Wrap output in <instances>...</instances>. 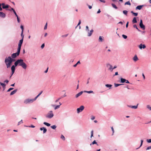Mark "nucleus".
<instances>
[{
  "mask_svg": "<svg viewBox=\"0 0 151 151\" xmlns=\"http://www.w3.org/2000/svg\"><path fill=\"white\" fill-rule=\"evenodd\" d=\"M123 84H117V83H115L114 84V86L115 87H117L119 86H120V85H123Z\"/></svg>",
  "mask_w": 151,
  "mask_h": 151,
  "instance_id": "nucleus-26",
  "label": "nucleus"
},
{
  "mask_svg": "<svg viewBox=\"0 0 151 151\" xmlns=\"http://www.w3.org/2000/svg\"><path fill=\"white\" fill-rule=\"evenodd\" d=\"M14 89V88H9L8 90L7 91V92H9L12 90Z\"/></svg>",
  "mask_w": 151,
  "mask_h": 151,
  "instance_id": "nucleus-41",
  "label": "nucleus"
},
{
  "mask_svg": "<svg viewBox=\"0 0 151 151\" xmlns=\"http://www.w3.org/2000/svg\"><path fill=\"white\" fill-rule=\"evenodd\" d=\"M23 123V122H22V120H21L18 123V125H19L20 124H21V123Z\"/></svg>",
  "mask_w": 151,
  "mask_h": 151,
  "instance_id": "nucleus-48",
  "label": "nucleus"
},
{
  "mask_svg": "<svg viewBox=\"0 0 151 151\" xmlns=\"http://www.w3.org/2000/svg\"><path fill=\"white\" fill-rule=\"evenodd\" d=\"M1 4L2 6V8L3 9H6L9 8V6L8 5H5V4L4 3H2Z\"/></svg>",
  "mask_w": 151,
  "mask_h": 151,
  "instance_id": "nucleus-11",
  "label": "nucleus"
},
{
  "mask_svg": "<svg viewBox=\"0 0 151 151\" xmlns=\"http://www.w3.org/2000/svg\"><path fill=\"white\" fill-rule=\"evenodd\" d=\"M132 22L134 24L135 23H136L137 22V21L136 20V18L134 17L133 18V20L132 21Z\"/></svg>",
  "mask_w": 151,
  "mask_h": 151,
  "instance_id": "nucleus-22",
  "label": "nucleus"
},
{
  "mask_svg": "<svg viewBox=\"0 0 151 151\" xmlns=\"http://www.w3.org/2000/svg\"><path fill=\"white\" fill-rule=\"evenodd\" d=\"M17 17V20L18 22V23H19V22H20V20H19V18L18 16Z\"/></svg>",
  "mask_w": 151,
  "mask_h": 151,
  "instance_id": "nucleus-53",
  "label": "nucleus"
},
{
  "mask_svg": "<svg viewBox=\"0 0 151 151\" xmlns=\"http://www.w3.org/2000/svg\"><path fill=\"white\" fill-rule=\"evenodd\" d=\"M147 109L151 110V107H150V106L149 105H147Z\"/></svg>",
  "mask_w": 151,
  "mask_h": 151,
  "instance_id": "nucleus-42",
  "label": "nucleus"
},
{
  "mask_svg": "<svg viewBox=\"0 0 151 151\" xmlns=\"http://www.w3.org/2000/svg\"><path fill=\"white\" fill-rule=\"evenodd\" d=\"M93 130H92L91 132V138L93 136Z\"/></svg>",
  "mask_w": 151,
  "mask_h": 151,
  "instance_id": "nucleus-44",
  "label": "nucleus"
},
{
  "mask_svg": "<svg viewBox=\"0 0 151 151\" xmlns=\"http://www.w3.org/2000/svg\"><path fill=\"white\" fill-rule=\"evenodd\" d=\"M139 47L141 49L142 48L145 49L146 47V46L144 44L143 45L142 44H141L139 46Z\"/></svg>",
  "mask_w": 151,
  "mask_h": 151,
  "instance_id": "nucleus-10",
  "label": "nucleus"
},
{
  "mask_svg": "<svg viewBox=\"0 0 151 151\" xmlns=\"http://www.w3.org/2000/svg\"><path fill=\"white\" fill-rule=\"evenodd\" d=\"M39 97V96L37 95L34 99H33V101L36 100L37 98Z\"/></svg>",
  "mask_w": 151,
  "mask_h": 151,
  "instance_id": "nucleus-50",
  "label": "nucleus"
},
{
  "mask_svg": "<svg viewBox=\"0 0 151 151\" xmlns=\"http://www.w3.org/2000/svg\"><path fill=\"white\" fill-rule=\"evenodd\" d=\"M83 93V91H81L80 92H79L76 95V98H78V97H79V96H81Z\"/></svg>",
  "mask_w": 151,
  "mask_h": 151,
  "instance_id": "nucleus-18",
  "label": "nucleus"
},
{
  "mask_svg": "<svg viewBox=\"0 0 151 151\" xmlns=\"http://www.w3.org/2000/svg\"><path fill=\"white\" fill-rule=\"evenodd\" d=\"M0 84L2 86V87L4 88V90L5 88L6 84L5 83H2L1 82H0Z\"/></svg>",
  "mask_w": 151,
  "mask_h": 151,
  "instance_id": "nucleus-20",
  "label": "nucleus"
},
{
  "mask_svg": "<svg viewBox=\"0 0 151 151\" xmlns=\"http://www.w3.org/2000/svg\"><path fill=\"white\" fill-rule=\"evenodd\" d=\"M21 28L22 29V32H23V30H24V27L22 25H21L20 26Z\"/></svg>",
  "mask_w": 151,
  "mask_h": 151,
  "instance_id": "nucleus-51",
  "label": "nucleus"
},
{
  "mask_svg": "<svg viewBox=\"0 0 151 151\" xmlns=\"http://www.w3.org/2000/svg\"><path fill=\"white\" fill-rule=\"evenodd\" d=\"M60 138L62 139L63 140H65V138L64 136L62 134L60 137Z\"/></svg>",
  "mask_w": 151,
  "mask_h": 151,
  "instance_id": "nucleus-37",
  "label": "nucleus"
},
{
  "mask_svg": "<svg viewBox=\"0 0 151 151\" xmlns=\"http://www.w3.org/2000/svg\"><path fill=\"white\" fill-rule=\"evenodd\" d=\"M95 118V117L94 116H92L91 118V119L92 120H94Z\"/></svg>",
  "mask_w": 151,
  "mask_h": 151,
  "instance_id": "nucleus-62",
  "label": "nucleus"
},
{
  "mask_svg": "<svg viewBox=\"0 0 151 151\" xmlns=\"http://www.w3.org/2000/svg\"><path fill=\"white\" fill-rule=\"evenodd\" d=\"M15 61V60L12 58L11 57L9 56L7 58H6L5 60V63L6 65L7 68L10 67L12 62Z\"/></svg>",
  "mask_w": 151,
  "mask_h": 151,
  "instance_id": "nucleus-1",
  "label": "nucleus"
},
{
  "mask_svg": "<svg viewBox=\"0 0 151 151\" xmlns=\"http://www.w3.org/2000/svg\"><path fill=\"white\" fill-rule=\"evenodd\" d=\"M50 127L52 129H55L56 128L57 126H56L55 125H53L52 126Z\"/></svg>",
  "mask_w": 151,
  "mask_h": 151,
  "instance_id": "nucleus-28",
  "label": "nucleus"
},
{
  "mask_svg": "<svg viewBox=\"0 0 151 151\" xmlns=\"http://www.w3.org/2000/svg\"><path fill=\"white\" fill-rule=\"evenodd\" d=\"M23 38H24V36H23L22 39L19 40V43L18 44V48L17 49L19 50H20L22 45L23 43Z\"/></svg>",
  "mask_w": 151,
  "mask_h": 151,
  "instance_id": "nucleus-5",
  "label": "nucleus"
},
{
  "mask_svg": "<svg viewBox=\"0 0 151 151\" xmlns=\"http://www.w3.org/2000/svg\"><path fill=\"white\" fill-rule=\"evenodd\" d=\"M14 12V14H15V15H16V17L18 16V15H17V13H16V12L15 11V10H14V12Z\"/></svg>",
  "mask_w": 151,
  "mask_h": 151,
  "instance_id": "nucleus-58",
  "label": "nucleus"
},
{
  "mask_svg": "<svg viewBox=\"0 0 151 151\" xmlns=\"http://www.w3.org/2000/svg\"><path fill=\"white\" fill-rule=\"evenodd\" d=\"M81 20H79V22L77 25V26L76 27H76L79 25H80V24H81Z\"/></svg>",
  "mask_w": 151,
  "mask_h": 151,
  "instance_id": "nucleus-46",
  "label": "nucleus"
},
{
  "mask_svg": "<svg viewBox=\"0 0 151 151\" xmlns=\"http://www.w3.org/2000/svg\"><path fill=\"white\" fill-rule=\"evenodd\" d=\"M103 40V37L101 36H100L99 39V42H102Z\"/></svg>",
  "mask_w": 151,
  "mask_h": 151,
  "instance_id": "nucleus-24",
  "label": "nucleus"
},
{
  "mask_svg": "<svg viewBox=\"0 0 151 151\" xmlns=\"http://www.w3.org/2000/svg\"><path fill=\"white\" fill-rule=\"evenodd\" d=\"M146 141L148 143H151V139H147Z\"/></svg>",
  "mask_w": 151,
  "mask_h": 151,
  "instance_id": "nucleus-43",
  "label": "nucleus"
},
{
  "mask_svg": "<svg viewBox=\"0 0 151 151\" xmlns=\"http://www.w3.org/2000/svg\"><path fill=\"white\" fill-rule=\"evenodd\" d=\"M127 13L128 12L126 10H124L123 11V13L126 15H127Z\"/></svg>",
  "mask_w": 151,
  "mask_h": 151,
  "instance_id": "nucleus-38",
  "label": "nucleus"
},
{
  "mask_svg": "<svg viewBox=\"0 0 151 151\" xmlns=\"http://www.w3.org/2000/svg\"><path fill=\"white\" fill-rule=\"evenodd\" d=\"M35 126L33 125H31L30 126H29V127H32V128H34L35 127Z\"/></svg>",
  "mask_w": 151,
  "mask_h": 151,
  "instance_id": "nucleus-60",
  "label": "nucleus"
},
{
  "mask_svg": "<svg viewBox=\"0 0 151 151\" xmlns=\"http://www.w3.org/2000/svg\"><path fill=\"white\" fill-rule=\"evenodd\" d=\"M17 91V89H15L12 91L10 93V95L12 96L15 94Z\"/></svg>",
  "mask_w": 151,
  "mask_h": 151,
  "instance_id": "nucleus-16",
  "label": "nucleus"
},
{
  "mask_svg": "<svg viewBox=\"0 0 151 151\" xmlns=\"http://www.w3.org/2000/svg\"><path fill=\"white\" fill-rule=\"evenodd\" d=\"M125 83H129V81L128 80L126 79V81H125Z\"/></svg>",
  "mask_w": 151,
  "mask_h": 151,
  "instance_id": "nucleus-63",
  "label": "nucleus"
},
{
  "mask_svg": "<svg viewBox=\"0 0 151 151\" xmlns=\"http://www.w3.org/2000/svg\"><path fill=\"white\" fill-rule=\"evenodd\" d=\"M42 92L43 91H41L37 95L39 96L42 93Z\"/></svg>",
  "mask_w": 151,
  "mask_h": 151,
  "instance_id": "nucleus-57",
  "label": "nucleus"
},
{
  "mask_svg": "<svg viewBox=\"0 0 151 151\" xmlns=\"http://www.w3.org/2000/svg\"><path fill=\"white\" fill-rule=\"evenodd\" d=\"M133 27L136 28L138 31H140V30H139L137 28V25L136 24H134L133 26Z\"/></svg>",
  "mask_w": 151,
  "mask_h": 151,
  "instance_id": "nucleus-32",
  "label": "nucleus"
},
{
  "mask_svg": "<svg viewBox=\"0 0 151 151\" xmlns=\"http://www.w3.org/2000/svg\"><path fill=\"white\" fill-rule=\"evenodd\" d=\"M143 5H139L138 6H137L136 8V9H139V10H140L141 8L143 7Z\"/></svg>",
  "mask_w": 151,
  "mask_h": 151,
  "instance_id": "nucleus-21",
  "label": "nucleus"
},
{
  "mask_svg": "<svg viewBox=\"0 0 151 151\" xmlns=\"http://www.w3.org/2000/svg\"><path fill=\"white\" fill-rule=\"evenodd\" d=\"M131 13H132L135 16H137L138 15V13H134L133 11H132Z\"/></svg>",
  "mask_w": 151,
  "mask_h": 151,
  "instance_id": "nucleus-34",
  "label": "nucleus"
},
{
  "mask_svg": "<svg viewBox=\"0 0 151 151\" xmlns=\"http://www.w3.org/2000/svg\"><path fill=\"white\" fill-rule=\"evenodd\" d=\"M54 116V114L52 111H50L45 116L46 118L51 119Z\"/></svg>",
  "mask_w": 151,
  "mask_h": 151,
  "instance_id": "nucleus-3",
  "label": "nucleus"
},
{
  "mask_svg": "<svg viewBox=\"0 0 151 151\" xmlns=\"http://www.w3.org/2000/svg\"><path fill=\"white\" fill-rule=\"evenodd\" d=\"M39 97V96L37 95L34 99H33V101L36 100L37 98Z\"/></svg>",
  "mask_w": 151,
  "mask_h": 151,
  "instance_id": "nucleus-49",
  "label": "nucleus"
},
{
  "mask_svg": "<svg viewBox=\"0 0 151 151\" xmlns=\"http://www.w3.org/2000/svg\"><path fill=\"white\" fill-rule=\"evenodd\" d=\"M20 50L17 49V52L15 53H14L11 55V57L12 58H15L18 56L20 53Z\"/></svg>",
  "mask_w": 151,
  "mask_h": 151,
  "instance_id": "nucleus-4",
  "label": "nucleus"
},
{
  "mask_svg": "<svg viewBox=\"0 0 151 151\" xmlns=\"http://www.w3.org/2000/svg\"><path fill=\"white\" fill-rule=\"evenodd\" d=\"M33 102V99H28L25 100L24 101V103L26 104L32 103Z\"/></svg>",
  "mask_w": 151,
  "mask_h": 151,
  "instance_id": "nucleus-6",
  "label": "nucleus"
},
{
  "mask_svg": "<svg viewBox=\"0 0 151 151\" xmlns=\"http://www.w3.org/2000/svg\"><path fill=\"white\" fill-rule=\"evenodd\" d=\"M134 61L136 62L138 60V58L136 55H135L133 58Z\"/></svg>",
  "mask_w": 151,
  "mask_h": 151,
  "instance_id": "nucleus-13",
  "label": "nucleus"
},
{
  "mask_svg": "<svg viewBox=\"0 0 151 151\" xmlns=\"http://www.w3.org/2000/svg\"><path fill=\"white\" fill-rule=\"evenodd\" d=\"M111 130H112V135H113L114 134V128H113V127H111Z\"/></svg>",
  "mask_w": 151,
  "mask_h": 151,
  "instance_id": "nucleus-45",
  "label": "nucleus"
},
{
  "mask_svg": "<svg viewBox=\"0 0 151 151\" xmlns=\"http://www.w3.org/2000/svg\"><path fill=\"white\" fill-rule=\"evenodd\" d=\"M15 65H13L11 67V70L12 72V76L13 74L14 73V72L15 69Z\"/></svg>",
  "mask_w": 151,
  "mask_h": 151,
  "instance_id": "nucleus-12",
  "label": "nucleus"
},
{
  "mask_svg": "<svg viewBox=\"0 0 151 151\" xmlns=\"http://www.w3.org/2000/svg\"><path fill=\"white\" fill-rule=\"evenodd\" d=\"M143 142V140L142 139H141V144H140V146L139 147V148H137V149L139 148L141 146H142V145Z\"/></svg>",
  "mask_w": 151,
  "mask_h": 151,
  "instance_id": "nucleus-36",
  "label": "nucleus"
},
{
  "mask_svg": "<svg viewBox=\"0 0 151 151\" xmlns=\"http://www.w3.org/2000/svg\"><path fill=\"white\" fill-rule=\"evenodd\" d=\"M6 16L5 14L3 12H0V17L4 18Z\"/></svg>",
  "mask_w": 151,
  "mask_h": 151,
  "instance_id": "nucleus-15",
  "label": "nucleus"
},
{
  "mask_svg": "<svg viewBox=\"0 0 151 151\" xmlns=\"http://www.w3.org/2000/svg\"><path fill=\"white\" fill-rule=\"evenodd\" d=\"M86 30L88 31V27L87 26L86 27Z\"/></svg>",
  "mask_w": 151,
  "mask_h": 151,
  "instance_id": "nucleus-64",
  "label": "nucleus"
},
{
  "mask_svg": "<svg viewBox=\"0 0 151 151\" xmlns=\"http://www.w3.org/2000/svg\"><path fill=\"white\" fill-rule=\"evenodd\" d=\"M138 104H138L136 106H132V108L134 109H137V108Z\"/></svg>",
  "mask_w": 151,
  "mask_h": 151,
  "instance_id": "nucleus-29",
  "label": "nucleus"
},
{
  "mask_svg": "<svg viewBox=\"0 0 151 151\" xmlns=\"http://www.w3.org/2000/svg\"><path fill=\"white\" fill-rule=\"evenodd\" d=\"M43 133L45 134V133L47 131V129L45 127L44 128V129H43Z\"/></svg>",
  "mask_w": 151,
  "mask_h": 151,
  "instance_id": "nucleus-35",
  "label": "nucleus"
},
{
  "mask_svg": "<svg viewBox=\"0 0 151 151\" xmlns=\"http://www.w3.org/2000/svg\"><path fill=\"white\" fill-rule=\"evenodd\" d=\"M43 124L47 127H50V124L45 122H44L43 123Z\"/></svg>",
  "mask_w": 151,
  "mask_h": 151,
  "instance_id": "nucleus-25",
  "label": "nucleus"
},
{
  "mask_svg": "<svg viewBox=\"0 0 151 151\" xmlns=\"http://www.w3.org/2000/svg\"><path fill=\"white\" fill-rule=\"evenodd\" d=\"M111 5L113 8H114L115 9H117V7L116 6L115 4H112Z\"/></svg>",
  "mask_w": 151,
  "mask_h": 151,
  "instance_id": "nucleus-31",
  "label": "nucleus"
},
{
  "mask_svg": "<svg viewBox=\"0 0 151 151\" xmlns=\"http://www.w3.org/2000/svg\"><path fill=\"white\" fill-rule=\"evenodd\" d=\"M128 24H129V22H127V24H126V27L127 28L128 26Z\"/></svg>",
  "mask_w": 151,
  "mask_h": 151,
  "instance_id": "nucleus-61",
  "label": "nucleus"
},
{
  "mask_svg": "<svg viewBox=\"0 0 151 151\" xmlns=\"http://www.w3.org/2000/svg\"><path fill=\"white\" fill-rule=\"evenodd\" d=\"M23 60L22 59H19L17 60L14 63V65L17 66L18 65L21 66V65L23 62Z\"/></svg>",
  "mask_w": 151,
  "mask_h": 151,
  "instance_id": "nucleus-2",
  "label": "nucleus"
},
{
  "mask_svg": "<svg viewBox=\"0 0 151 151\" xmlns=\"http://www.w3.org/2000/svg\"><path fill=\"white\" fill-rule=\"evenodd\" d=\"M106 67L108 68L109 70L111 71H112L113 70V67L112 65L109 64H108L106 65Z\"/></svg>",
  "mask_w": 151,
  "mask_h": 151,
  "instance_id": "nucleus-9",
  "label": "nucleus"
},
{
  "mask_svg": "<svg viewBox=\"0 0 151 151\" xmlns=\"http://www.w3.org/2000/svg\"><path fill=\"white\" fill-rule=\"evenodd\" d=\"M60 105H57V106H55V107L54 108V109L55 110H56L57 109L59 108H60Z\"/></svg>",
  "mask_w": 151,
  "mask_h": 151,
  "instance_id": "nucleus-39",
  "label": "nucleus"
},
{
  "mask_svg": "<svg viewBox=\"0 0 151 151\" xmlns=\"http://www.w3.org/2000/svg\"><path fill=\"white\" fill-rule=\"evenodd\" d=\"M9 82V81L8 80H6L4 81V83H8Z\"/></svg>",
  "mask_w": 151,
  "mask_h": 151,
  "instance_id": "nucleus-56",
  "label": "nucleus"
},
{
  "mask_svg": "<svg viewBox=\"0 0 151 151\" xmlns=\"http://www.w3.org/2000/svg\"><path fill=\"white\" fill-rule=\"evenodd\" d=\"M122 37L124 38L125 39H126L127 38V36L126 35H122Z\"/></svg>",
  "mask_w": 151,
  "mask_h": 151,
  "instance_id": "nucleus-40",
  "label": "nucleus"
},
{
  "mask_svg": "<svg viewBox=\"0 0 151 151\" xmlns=\"http://www.w3.org/2000/svg\"><path fill=\"white\" fill-rule=\"evenodd\" d=\"M92 34V33L90 31L88 33V36H90Z\"/></svg>",
  "mask_w": 151,
  "mask_h": 151,
  "instance_id": "nucleus-47",
  "label": "nucleus"
},
{
  "mask_svg": "<svg viewBox=\"0 0 151 151\" xmlns=\"http://www.w3.org/2000/svg\"><path fill=\"white\" fill-rule=\"evenodd\" d=\"M84 92L87 93H94V92L93 91H83Z\"/></svg>",
  "mask_w": 151,
  "mask_h": 151,
  "instance_id": "nucleus-23",
  "label": "nucleus"
},
{
  "mask_svg": "<svg viewBox=\"0 0 151 151\" xmlns=\"http://www.w3.org/2000/svg\"><path fill=\"white\" fill-rule=\"evenodd\" d=\"M92 145L96 144L98 146L99 145L96 142L95 140H94L92 143Z\"/></svg>",
  "mask_w": 151,
  "mask_h": 151,
  "instance_id": "nucleus-30",
  "label": "nucleus"
},
{
  "mask_svg": "<svg viewBox=\"0 0 151 151\" xmlns=\"http://www.w3.org/2000/svg\"><path fill=\"white\" fill-rule=\"evenodd\" d=\"M47 23H46L45 24V26L44 27V29H47Z\"/></svg>",
  "mask_w": 151,
  "mask_h": 151,
  "instance_id": "nucleus-52",
  "label": "nucleus"
},
{
  "mask_svg": "<svg viewBox=\"0 0 151 151\" xmlns=\"http://www.w3.org/2000/svg\"><path fill=\"white\" fill-rule=\"evenodd\" d=\"M151 149V146L147 147L146 148V150H149Z\"/></svg>",
  "mask_w": 151,
  "mask_h": 151,
  "instance_id": "nucleus-54",
  "label": "nucleus"
},
{
  "mask_svg": "<svg viewBox=\"0 0 151 151\" xmlns=\"http://www.w3.org/2000/svg\"><path fill=\"white\" fill-rule=\"evenodd\" d=\"M105 86L106 87L111 88L112 86V85L111 84H106L105 85Z\"/></svg>",
  "mask_w": 151,
  "mask_h": 151,
  "instance_id": "nucleus-27",
  "label": "nucleus"
},
{
  "mask_svg": "<svg viewBox=\"0 0 151 151\" xmlns=\"http://www.w3.org/2000/svg\"><path fill=\"white\" fill-rule=\"evenodd\" d=\"M126 81V79L123 78H120V82L121 83H124Z\"/></svg>",
  "mask_w": 151,
  "mask_h": 151,
  "instance_id": "nucleus-19",
  "label": "nucleus"
},
{
  "mask_svg": "<svg viewBox=\"0 0 151 151\" xmlns=\"http://www.w3.org/2000/svg\"><path fill=\"white\" fill-rule=\"evenodd\" d=\"M21 66L24 69H26L27 68V65L24 62H23L22 64L21 65Z\"/></svg>",
  "mask_w": 151,
  "mask_h": 151,
  "instance_id": "nucleus-14",
  "label": "nucleus"
},
{
  "mask_svg": "<svg viewBox=\"0 0 151 151\" xmlns=\"http://www.w3.org/2000/svg\"><path fill=\"white\" fill-rule=\"evenodd\" d=\"M66 96V95H65V93L63 96H61L60 98H58L55 101V102H58L59 100H60L62 98H63L64 97H65Z\"/></svg>",
  "mask_w": 151,
  "mask_h": 151,
  "instance_id": "nucleus-17",
  "label": "nucleus"
},
{
  "mask_svg": "<svg viewBox=\"0 0 151 151\" xmlns=\"http://www.w3.org/2000/svg\"><path fill=\"white\" fill-rule=\"evenodd\" d=\"M124 5H131V4L130 2L129 1H128L125 2L124 4Z\"/></svg>",
  "mask_w": 151,
  "mask_h": 151,
  "instance_id": "nucleus-33",
  "label": "nucleus"
},
{
  "mask_svg": "<svg viewBox=\"0 0 151 151\" xmlns=\"http://www.w3.org/2000/svg\"><path fill=\"white\" fill-rule=\"evenodd\" d=\"M44 46H45V44H43L42 45H41V48L42 49V48H44Z\"/></svg>",
  "mask_w": 151,
  "mask_h": 151,
  "instance_id": "nucleus-55",
  "label": "nucleus"
},
{
  "mask_svg": "<svg viewBox=\"0 0 151 151\" xmlns=\"http://www.w3.org/2000/svg\"><path fill=\"white\" fill-rule=\"evenodd\" d=\"M84 108V106H81L79 108L77 109V111L78 113H79L83 110Z\"/></svg>",
  "mask_w": 151,
  "mask_h": 151,
  "instance_id": "nucleus-7",
  "label": "nucleus"
},
{
  "mask_svg": "<svg viewBox=\"0 0 151 151\" xmlns=\"http://www.w3.org/2000/svg\"><path fill=\"white\" fill-rule=\"evenodd\" d=\"M99 1L101 2L104 3H105V1L104 0H99Z\"/></svg>",
  "mask_w": 151,
  "mask_h": 151,
  "instance_id": "nucleus-59",
  "label": "nucleus"
},
{
  "mask_svg": "<svg viewBox=\"0 0 151 151\" xmlns=\"http://www.w3.org/2000/svg\"><path fill=\"white\" fill-rule=\"evenodd\" d=\"M139 25L141 28L143 30L145 29V25L143 24L142 20V19H141L140 20Z\"/></svg>",
  "mask_w": 151,
  "mask_h": 151,
  "instance_id": "nucleus-8",
  "label": "nucleus"
}]
</instances>
